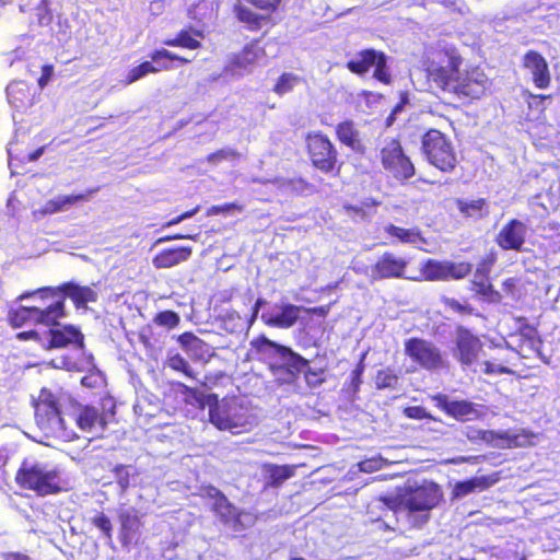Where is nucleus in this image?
<instances>
[{
    "instance_id": "obj_1",
    "label": "nucleus",
    "mask_w": 560,
    "mask_h": 560,
    "mask_svg": "<svg viewBox=\"0 0 560 560\" xmlns=\"http://www.w3.org/2000/svg\"><path fill=\"white\" fill-rule=\"evenodd\" d=\"M441 497L440 487L430 482L395 497L381 498L376 508L385 513L376 521L392 530L400 529V525L406 528L421 527L429 521L430 511L438 505Z\"/></svg>"
},
{
    "instance_id": "obj_2",
    "label": "nucleus",
    "mask_w": 560,
    "mask_h": 560,
    "mask_svg": "<svg viewBox=\"0 0 560 560\" xmlns=\"http://www.w3.org/2000/svg\"><path fill=\"white\" fill-rule=\"evenodd\" d=\"M462 62L460 57L448 56L446 65H431L429 79L445 92L478 98L487 89L488 78L479 68L462 70Z\"/></svg>"
},
{
    "instance_id": "obj_3",
    "label": "nucleus",
    "mask_w": 560,
    "mask_h": 560,
    "mask_svg": "<svg viewBox=\"0 0 560 560\" xmlns=\"http://www.w3.org/2000/svg\"><path fill=\"white\" fill-rule=\"evenodd\" d=\"M15 482L39 497L57 494L67 488L61 470L47 462L25 458L15 475Z\"/></svg>"
},
{
    "instance_id": "obj_4",
    "label": "nucleus",
    "mask_w": 560,
    "mask_h": 560,
    "mask_svg": "<svg viewBox=\"0 0 560 560\" xmlns=\"http://www.w3.org/2000/svg\"><path fill=\"white\" fill-rule=\"evenodd\" d=\"M252 347L257 352L267 355L272 361L270 370L282 383L293 384L305 368L308 360L287 346L279 345L265 336L252 340Z\"/></svg>"
},
{
    "instance_id": "obj_5",
    "label": "nucleus",
    "mask_w": 560,
    "mask_h": 560,
    "mask_svg": "<svg viewBox=\"0 0 560 560\" xmlns=\"http://www.w3.org/2000/svg\"><path fill=\"white\" fill-rule=\"evenodd\" d=\"M210 422L221 431L232 434L250 431L258 424L257 416L247 407L238 405L236 400L219 404L215 395L207 396Z\"/></svg>"
},
{
    "instance_id": "obj_6",
    "label": "nucleus",
    "mask_w": 560,
    "mask_h": 560,
    "mask_svg": "<svg viewBox=\"0 0 560 560\" xmlns=\"http://www.w3.org/2000/svg\"><path fill=\"white\" fill-rule=\"evenodd\" d=\"M36 294L39 295L40 302L38 305L19 306L16 310H11L9 312V319L13 326L20 327L27 322L44 324L46 326H55L58 324V318L66 315V312H63L62 300L51 301L49 294L45 295V299H43L40 289L32 293H24L19 298V300H24Z\"/></svg>"
},
{
    "instance_id": "obj_7",
    "label": "nucleus",
    "mask_w": 560,
    "mask_h": 560,
    "mask_svg": "<svg viewBox=\"0 0 560 560\" xmlns=\"http://www.w3.org/2000/svg\"><path fill=\"white\" fill-rule=\"evenodd\" d=\"M422 151L428 162L442 172H452L457 164L451 140L436 129H430L423 136Z\"/></svg>"
},
{
    "instance_id": "obj_8",
    "label": "nucleus",
    "mask_w": 560,
    "mask_h": 560,
    "mask_svg": "<svg viewBox=\"0 0 560 560\" xmlns=\"http://www.w3.org/2000/svg\"><path fill=\"white\" fill-rule=\"evenodd\" d=\"M387 59L383 51L372 48L363 49L347 62V68L359 75H364L371 68H374L373 78L384 84H389L392 75L387 67Z\"/></svg>"
},
{
    "instance_id": "obj_9",
    "label": "nucleus",
    "mask_w": 560,
    "mask_h": 560,
    "mask_svg": "<svg viewBox=\"0 0 560 560\" xmlns=\"http://www.w3.org/2000/svg\"><path fill=\"white\" fill-rule=\"evenodd\" d=\"M381 161L383 167L397 180L404 182L415 175L413 164L396 139L385 140L381 149Z\"/></svg>"
},
{
    "instance_id": "obj_10",
    "label": "nucleus",
    "mask_w": 560,
    "mask_h": 560,
    "mask_svg": "<svg viewBox=\"0 0 560 560\" xmlns=\"http://www.w3.org/2000/svg\"><path fill=\"white\" fill-rule=\"evenodd\" d=\"M471 271V265L468 262L439 261L428 259L421 267L417 277L409 278L413 281H447L465 278Z\"/></svg>"
},
{
    "instance_id": "obj_11",
    "label": "nucleus",
    "mask_w": 560,
    "mask_h": 560,
    "mask_svg": "<svg viewBox=\"0 0 560 560\" xmlns=\"http://www.w3.org/2000/svg\"><path fill=\"white\" fill-rule=\"evenodd\" d=\"M405 353L422 369L435 371L445 368L441 350L431 341L409 338L405 341Z\"/></svg>"
},
{
    "instance_id": "obj_12",
    "label": "nucleus",
    "mask_w": 560,
    "mask_h": 560,
    "mask_svg": "<svg viewBox=\"0 0 560 560\" xmlns=\"http://www.w3.org/2000/svg\"><path fill=\"white\" fill-rule=\"evenodd\" d=\"M248 4L255 9L260 10V13H256L252 8L241 2L235 3L234 13L237 20L247 25L250 31H257L267 24L270 20V15L276 11L279 0H245Z\"/></svg>"
},
{
    "instance_id": "obj_13",
    "label": "nucleus",
    "mask_w": 560,
    "mask_h": 560,
    "mask_svg": "<svg viewBox=\"0 0 560 560\" xmlns=\"http://www.w3.org/2000/svg\"><path fill=\"white\" fill-rule=\"evenodd\" d=\"M306 141L313 165L324 173L332 172L337 163V151L330 140L320 133H310Z\"/></svg>"
},
{
    "instance_id": "obj_14",
    "label": "nucleus",
    "mask_w": 560,
    "mask_h": 560,
    "mask_svg": "<svg viewBox=\"0 0 560 560\" xmlns=\"http://www.w3.org/2000/svg\"><path fill=\"white\" fill-rule=\"evenodd\" d=\"M455 348L453 357L463 368L471 366L477 362L482 350V342L468 328L458 326L454 334Z\"/></svg>"
},
{
    "instance_id": "obj_15",
    "label": "nucleus",
    "mask_w": 560,
    "mask_h": 560,
    "mask_svg": "<svg viewBox=\"0 0 560 560\" xmlns=\"http://www.w3.org/2000/svg\"><path fill=\"white\" fill-rule=\"evenodd\" d=\"M43 294V299L45 295H50L51 301L62 300V305L65 306V299L69 296L78 308L86 307L89 302H96L98 294L95 290L90 287L79 285L73 282H67L58 288H43L40 289Z\"/></svg>"
},
{
    "instance_id": "obj_16",
    "label": "nucleus",
    "mask_w": 560,
    "mask_h": 560,
    "mask_svg": "<svg viewBox=\"0 0 560 560\" xmlns=\"http://www.w3.org/2000/svg\"><path fill=\"white\" fill-rule=\"evenodd\" d=\"M36 417L43 429L48 430L52 435L67 441H72L78 438L77 433L68 428L66 418L55 404L39 407Z\"/></svg>"
},
{
    "instance_id": "obj_17",
    "label": "nucleus",
    "mask_w": 560,
    "mask_h": 560,
    "mask_svg": "<svg viewBox=\"0 0 560 560\" xmlns=\"http://www.w3.org/2000/svg\"><path fill=\"white\" fill-rule=\"evenodd\" d=\"M464 434L471 442L482 441L498 448H509L513 446H522L525 442V436L511 434L508 431L495 432L492 430H482L476 427H466Z\"/></svg>"
},
{
    "instance_id": "obj_18",
    "label": "nucleus",
    "mask_w": 560,
    "mask_h": 560,
    "mask_svg": "<svg viewBox=\"0 0 560 560\" xmlns=\"http://www.w3.org/2000/svg\"><path fill=\"white\" fill-rule=\"evenodd\" d=\"M408 261L404 258L395 256L393 253H384L371 269L372 280H382L389 278H406L405 269Z\"/></svg>"
},
{
    "instance_id": "obj_19",
    "label": "nucleus",
    "mask_w": 560,
    "mask_h": 560,
    "mask_svg": "<svg viewBox=\"0 0 560 560\" xmlns=\"http://www.w3.org/2000/svg\"><path fill=\"white\" fill-rule=\"evenodd\" d=\"M262 48L257 44L246 46L225 66L224 72L231 75H243L253 70L254 65L264 57Z\"/></svg>"
},
{
    "instance_id": "obj_20",
    "label": "nucleus",
    "mask_w": 560,
    "mask_h": 560,
    "mask_svg": "<svg viewBox=\"0 0 560 560\" xmlns=\"http://www.w3.org/2000/svg\"><path fill=\"white\" fill-rule=\"evenodd\" d=\"M435 406L448 416L460 420L469 421L480 417V412L475 405L467 400H452L446 395L439 394L433 397Z\"/></svg>"
},
{
    "instance_id": "obj_21",
    "label": "nucleus",
    "mask_w": 560,
    "mask_h": 560,
    "mask_svg": "<svg viewBox=\"0 0 560 560\" xmlns=\"http://www.w3.org/2000/svg\"><path fill=\"white\" fill-rule=\"evenodd\" d=\"M526 234V224L513 219L499 232L497 243L505 250H521L525 243Z\"/></svg>"
},
{
    "instance_id": "obj_22",
    "label": "nucleus",
    "mask_w": 560,
    "mask_h": 560,
    "mask_svg": "<svg viewBox=\"0 0 560 560\" xmlns=\"http://www.w3.org/2000/svg\"><path fill=\"white\" fill-rule=\"evenodd\" d=\"M300 315V307L293 304L275 306L270 312L262 313L261 319L269 326L279 328L292 327Z\"/></svg>"
},
{
    "instance_id": "obj_23",
    "label": "nucleus",
    "mask_w": 560,
    "mask_h": 560,
    "mask_svg": "<svg viewBox=\"0 0 560 560\" xmlns=\"http://www.w3.org/2000/svg\"><path fill=\"white\" fill-rule=\"evenodd\" d=\"M118 520L120 523V541L122 546L131 544L140 532V517L135 508H120L118 511Z\"/></svg>"
},
{
    "instance_id": "obj_24",
    "label": "nucleus",
    "mask_w": 560,
    "mask_h": 560,
    "mask_svg": "<svg viewBox=\"0 0 560 560\" xmlns=\"http://www.w3.org/2000/svg\"><path fill=\"white\" fill-rule=\"evenodd\" d=\"M70 420L74 421L79 429L90 433L96 429L103 431L106 424L100 411L90 406H79L70 416Z\"/></svg>"
},
{
    "instance_id": "obj_25",
    "label": "nucleus",
    "mask_w": 560,
    "mask_h": 560,
    "mask_svg": "<svg viewBox=\"0 0 560 560\" xmlns=\"http://www.w3.org/2000/svg\"><path fill=\"white\" fill-rule=\"evenodd\" d=\"M524 67L529 70L537 88L549 85L550 75L546 59L538 52L530 50L524 56Z\"/></svg>"
},
{
    "instance_id": "obj_26",
    "label": "nucleus",
    "mask_w": 560,
    "mask_h": 560,
    "mask_svg": "<svg viewBox=\"0 0 560 560\" xmlns=\"http://www.w3.org/2000/svg\"><path fill=\"white\" fill-rule=\"evenodd\" d=\"M191 254L192 249L189 246L167 248L155 255L152 259V264L158 269L172 268L187 261L191 257Z\"/></svg>"
},
{
    "instance_id": "obj_27",
    "label": "nucleus",
    "mask_w": 560,
    "mask_h": 560,
    "mask_svg": "<svg viewBox=\"0 0 560 560\" xmlns=\"http://www.w3.org/2000/svg\"><path fill=\"white\" fill-rule=\"evenodd\" d=\"M7 97L9 103L16 110H26L34 103V95L25 82H12L7 88Z\"/></svg>"
},
{
    "instance_id": "obj_28",
    "label": "nucleus",
    "mask_w": 560,
    "mask_h": 560,
    "mask_svg": "<svg viewBox=\"0 0 560 560\" xmlns=\"http://www.w3.org/2000/svg\"><path fill=\"white\" fill-rule=\"evenodd\" d=\"M495 481L497 479L491 476H478L468 480L458 481L454 486L452 499L458 500L469 493L483 491L494 485Z\"/></svg>"
},
{
    "instance_id": "obj_29",
    "label": "nucleus",
    "mask_w": 560,
    "mask_h": 560,
    "mask_svg": "<svg viewBox=\"0 0 560 560\" xmlns=\"http://www.w3.org/2000/svg\"><path fill=\"white\" fill-rule=\"evenodd\" d=\"M336 133L340 142L354 152H363L364 144L360 138V131L352 120H346L337 125Z\"/></svg>"
},
{
    "instance_id": "obj_30",
    "label": "nucleus",
    "mask_w": 560,
    "mask_h": 560,
    "mask_svg": "<svg viewBox=\"0 0 560 560\" xmlns=\"http://www.w3.org/2000/svg\"><path fill=\"white\" fill-rule=\"evenodd\" d=\"M177 340L191 359L205 360L209 357V346L192 332H184Z\"/></svg>"
},
{
    "instance_id": "obj_31",
    "label": "nucleus",
    "mask_w": 560,
    "mask_h": 560,
    "mask_svg": "<svg viewBox=\"0 0 560 560\" xmlns=\"http://www.w3.org/2000/svg\"><path fill=\"white\" fill-rule=\"evenodd\" d=\"M70 343L83 347V335L74 327L67 326L62 329L50 330V346L55 348L66 347Z\"/></svg>"
},
{
    "instance_id": "obj_32",
    "label": "nucleus",
    "mask_w": 560,
    "mask_h": 560,
    "mask_svg": "<svg viewBox=\"0 0 560 560\" xmlns=\"http://www.w3.org/2000/svg\"><path fill=\"white\" fill-rule=\"evenodd\" d=\"M95 190H90L89 194H79V195H70V196H57L54 199L48 200L44 208L43 213L52 214L57 212H62L69 210L74 203L80 201H85L89 198V195L94 192Z\"/></svg>"
},
{
    "instance_id": "obj_33",
    "label": "nucleus",
    "mask_w": 560,
    "mask_h": 560,
    "mask_svg": "<svg viewBox=\"0 0 560 560\" xmlns=\"http://www.w3.org/2000/svg\"><path fill=\"white\" fill-rule=\"evenodd\" d=\"M491 265L492 262L488 260L479 262L474 275V280L471 281V290L482 296H490L493 293L498 294L492 285L488 283V275L491 270Z\"/></svg>"
},
{
    "instance_id": "obj_34",
    "label": "nucleus",
    "mask_w": 560,
    "mask_h": 560,
    "mask_svg": "<svg viewBox=\"0 0 560 560\" xmlns=\"http://www.w3.org/2000/svg\"><path fill=\"white\" fill-rule=\"evenodd\" d=\"M112 474L120 489V495L125 494L130 487L136 485L139 476L138 469L132 465H116Z\"/></svg>"
},
{
    "instance_id": "obj_35",
    "label": "nucleus",
    "mask_w": 560,
    "mask_h": 560,
    "mask_svg": "<svg viewBox=\"0 0 560 560\" xmlns=\"http://www.w3.org/2000/svg\"><path fill=\"white\" fill-rule=\"evenodd\" d=\"M195 37L203 38V31L200 28L183 30L177 34L175 38L166 40L165 45L172 47L179 46L189 49H197L201 46V43Z\"/></svg>"
},
{
    "instance_id": "obj_36",
    "label": "nucleus",
    "mask_w": 560,
    "mask_h": 560,
    "mask_svg": "<svg viewBox=\"0 0 560 560\" xmlns=\"http://www.w3.org/2000/svg\"><path fill=\"white\" fill-rule=\"evenodd\" d=\"M217 10L214 0H201L189 10V16L206 25L215 19Z\"/></svg>"
},
{
    "instance_id": "obj_37",
    "label": "nucleus",
    "mask_w": 560,
    "mask_h": 560,
    "mask_svg": "<svg viewBox=\"0 0 560 560\" xmlns=\"http://www.w3.org/2000/svg\"><path fill=\"white\" fill-rule=\"evenodd\" d=\"M212 509L220 521L229 528H232L233 523H235L236 506L226 497H220L219 502H212Z\"/></svg>"
},
{
    "instance_id": "obj_38",
    "label": "nucleus",
    "mask_w": 560,
    "mask_h": 560,
    "mask_svg": "<svg viewBox=\"0 0 560 560\" xmlns=\"http://www.w3.org/2000/svg\"><path fill=\"white\" fill-rule=\"evenodd\" d=\"M151 60L158 65L156 68L159 70L160 69H165V70L172 69L173 66L171 65V62L174 60H177L180 63L190 62V59L177 56V55L168 51L167 49H161V50H156V51L152 52Z\"/></svg>"
},
{
    "instance_id": "obj_39",
    "label": "nucleus",
    "mask_w": 560,
    "mask_h": 560,
    "mask_svg": "<svg viewBox=\"0 0 560 560\" xmlns=\"http://www.w3.org/2000/svg\"><path fill=\"white\" fill-rule=\"evenodd\" d=\"M398 376L389 369L380 370L375 376V386L377 389L396 388Z\"/></svg>"
},
{
    "instance_id": "obj_40",
    "label": "nucleus",
    "mask_w": 560,
    "mask_h": 560,
    "mask_svg": "<svg viewBox=\"0 0 560 560\" xmlns=\"http://www.w3.org/2000/svg\"><path fill=\"white\" fill-rule=\"evenodd\" d=\"M294 470L295 468L291 466H271L269 469L270 485L273 487L280 486L294 475Z\"/></svg>"
},
{
    "instance_id": "obj_41",
    "label": "nucleus",
    "mask_w": 560,
    "mask_h": 560,
    "mask_svg": "<svg viewBox=\"0 0 560 560\" xmlns=\"http://www.w3.org/2000/svg\"><path fill=\"white\" fill-rule=\"evenodd\" d=\"M153 322L161 327H165L167 329L175 328L179 322L180 317L176 312L173 311H163L159 312Z\"/></svg>"
},
{
    "instance_id": "obj_42",
    "label": "nucleus",
    "mask_w": 560,
    "mask_h": 560,
    "mask_svg": "<svg viewBox=\"0 0 560 560\" xmlns=\"http://www.w3.org/2000/svg\"><path fill=\"white\" fill-rule=\"evenodd\" d=\"M158 71L159 69L155 68L150 61H144L129 71L127 77V83H133L143 78L144 75H147L148 73H154Z\"/></svg>"
},
{
    "instance_id": "obj_43",
    "label": "nucleus",
    "mask_w": 560,
    "mask_h": 560,
    "mask_svg": "<svg viewBox=\"0 0 560 560\" xmlns=\"http://www.w3.org/2000/svg\"><path fill=\"white\" fill-rule=\"evenodd\" d=\"M256 522V517L246 511H238L235 515V523L232 525V530L240 532L252 527Z\"/></svg>"
},
{
    "instance_id": "obj_44",
    "label": "nucleus",
    "mask_w": 560,
    "mask_h": 560,
    "mask_svg": "<svg viewBox=\"0 0 560 560\" xmlns=\"http://www.w3.org/2000/svg\"><path fill=\"white\" fill-rule=\"evenodd\" d=\"M302 373L304 374L305 382L310 388H317L325 382V378L322 377L324 370L312 369L310 366V362L307 363V368H305Z\"/></svg>"
},
{
    "instance_id": "obj_45",
    "label": "nucleus",
    "mask_w": 560,
    "mask_h": 560,
    "mask_svg": "<svg viewBox=\"0 0 560 560\" xmlns=\"http://www.w3.org/2000/svg\"><path fill=\"white\" fill-rule=\"evenodd\" d=\"M298 80H299L298 77L294 75L293 73H283L279 78L277 84L275 85L273 91L279 95H283V94L292 91V89L296 84Z\"/></svg>"
},
{
    "instance_id": "obj_46",
    "label": "nucleus",
    "mask_w": 560,
    "mask_h": 560,
    "mask_svg": "<svg viewBox=\"0 0 560 560\" xmlns=\"http://www.w3.org/2000/svg\"><path fill=\"white\" fill-rule=\"evenodd\" d=\"M485 205L483 199L472 200L470 202L459 201V210L468 217H481Z\"/></svg>"
},
{
    "instance_id": "obj_47",
    "label": "nucleus",
    "mask_w": 560,
    "mask_h": 560,
    "mask_svg": "<svg viewBox=\"0 0 560 560\" xmlns=\"http://www.w3.org/2000/svg\"><path fill=\"white\" fill-rule=\"evenodd\" d=\"M386 232L406 243H415L419 237L418 233L411 230H405L394 224L386 226Z\"/></svg>"
},
{
    "instance_id": "obj_48",
    "label": "nucleus",
    "mask_w": 560,
    "mask_h": 560,
    "mask_svg": "<svg viewBox=\"0 0 560 560\" xmlns=\"http://www.w3.org/2000/svg\"><path fill=\"white\" fill-rule=\"evenodd\" d=\"M238 156V153L232 148H223L214 153L207 156V162L213 165L221 163L222 161L233 160Z\"/></svg>"
},
{
    "instance_id": "obj_49",
    "label": "nucleus",
    "mask_w": 560,
    "mask_h": 560,
    "mask_svg": "<svg viewBox=\"0 0 560 560\" xmlns=\"http://www.w3.org/2000/svg\"><path fill=\"white\" fill-rule=\"evenodd\" d=\"M168 366L175 371L184 373L186 376L192 377V370L190 365L180 354L170 357Z\"/></svg>"
},
{
    "instance_id": "obj_50",
    "label": "nucleus",
    "mask_w": 560,
    "mask_h": 560,
    "mask_svg": "<svg viewBox=\"0 0 560 560\" xmlns=\"http://www.w3.org/2000/svg\"><path fill=\"white\" fill-rule=\"evenodd\" d=\"M92 524L102 530L108 539H112L113 525L109 517H107L104 513H98L95 515L92 518Z\"/></svg>"
},
{
    "instance_id": "obj_51",
    "label": "nucleus",
    "mask_w": 560,
    "mask_h": 560,
    "mask_svg": "<svg viewBox=\"0 0 560 560\" xmlns=\"http://www.w3.org/2000/svg\"><path fill=\"white\" fill-rule=\"evenodd\" d=\"M383 467L382 458H369L359 463V469L363 472H373Z\"/></svg>"
},
{
    "instance_id": "obj_52",
    "label": "nucleus",
    "mask_w": 560,
    "mask_h": 560,
    "mask_svg": "<svg viewBox=\"0 0 560 560\" xmlns=\"http://www.w3.org/2000/svg\"><path fill=\"white\" fill-rule=\"evenodd\" d=\"M54 75V67L51 65H45L42 68V75L38 78V86L43 90L51 80Z\"/></svg>"
},
{
    "instance_id": "obj_53",
    "label": "nucleus",
    "mask_w": 560,
    "mask_h": 560,
    "mask_svg": "<svg viewBox=\"0 0 560 560\" xmlns=\"http://www.w3.org/2000/svg\"><path fill=\"white\" fill-rule=\"evenodd\" d=\"M363 371H364V365L362 363H360L351 373V386H352L354 393L359 390V387L362 383L361 377H362Z\"/></svg>"
},
{
    "instance_id": "obj_54",
    "label": "nucleus",
    "mask_w": 560,
    "mask_h": 560,
    "mask_svg": "<svg viewBox=\"0 0 560 560\" xmlns=\"http://www.w3.org/2000/svg\"><path fill=\"white\" fill-rule=\"evenodd\" d=\"M404 413L406 417H408L410 419H419L420 420V419H423L427 417L425 409L420 406L407 407L404 410Z\"/></svg>"
},
{
    "instance_id": "obj_55",
    "label": "nucleus",
    "mask_w": 560,
    "mask_h": 560,
    "mask_svg": "<svg viewBox=\"0 0 560 560\" xmlns=\"http://www.w3.org/2000/svg\"><path fill=\"white\" fill-rule=\"evenodd\" d=\"M548 100H550V96L530 95L528 105L529 107L536 108L537 110H544V103Z\"/></svg>"
},
{
    "instance_id": "obj_56",
    "label": "nucleus",
    "mask_w": 560,
    "mask_h": 560,
    "mask_svg": "<svg viewBox=\"0 0 560 560\" xmlns=\"http://www.w3.org/2000/svg\"><path fill=\"white\" fill-rule=\"evenodd\" d=\"M199 208H195L192 209L191 211H187V212H184L183 214L174 218L173 220H171L170 222L166 223V226H172V225H175V224H178L180 223L182 221L188 219V218H191L192 215H195L197 212H198Z\"/></svg>"
},
{
    "instance_id": "obj_57",
    "label": "nucleus",
    "mask_w": 560,
    "mask_h": 560,
    "mask_svg": "<svg viewBox=\"0 0 560 560\" xmlns=\"http://www.w3.org/2000/svg\"><path fill=\"white\" fill-rule=\"evenodd\" d=\"M185 238H191V240H194V238H195V236L189 235V234H187V235H184V234H175V235H171V236H163V237H160V238H158V240L155 241L154 246L160 245V244H162V243H164V242L172 241V240H185Z\"/></svg>"
},
{
    "instance_id": "obj_58",
    "label": "nucleus",
    "mask_w": 560,
    "mask_h": 560,
    "mask_svg": "<svg viewBox=\"0 0 560 560\" xmlns=\"http://www.w3.org/2000/svg\"><path fill=\"white\" fill-rule=\"evenodd\" d=\"M205 495L213 502H219L220 497H225L218 488L209 487L206 489Z\"/></svg>"
},
{
    "instance_id": "obj_59",
    "label": "nucleus",
    "mask_w": 560,
    "mask_h": 560,
    "mask_svg": "<svg viewBox=\"0 0 560 560\" xmlns=\"http://www.w3.org/2000/svg\"><path fill=\"white\" fill-rule=\"evenodd\" d=\"M444 303L446 306H448L450 308L456 311V312H464L465 311V306L462 305L458 301H456L455 299H452V298H445L444 299Z\"/></svg>"
},
{
    "instance_id": "obj_60",
    "label": "nucleus",
    "mask_w": 560,
    "mask_h": 560,
    "mask_svg": "<svg viewBox=\"0 0 560 560\" xmlns=\"http://www.w3.org/2000/svg\"><path fill=\"white\" fill-rule=\"evenodd\" d=\"M349 214L353 213L357 217H360L361 219H365L368 217L365 210L358 206H347L346 207Z\"/></svg>"
},
{
    "instance_id": "obj_61",
    "label": "nucleus",
    "mask_w": 560,
    "mask_h": 560,
    "mask_svg": "<svg viewBox=\"0 0 560 560\" xmlns=\"http://www.w3.org/2000/svg\"><path fill=\"white\" fill-rule=\"evenodd\" d=\"M266 300L264 299H257V301L255 302V305L253 307V314H252V322L256 319V317L258 316V313H259V310L266 304Z\"/></svg>"
},
{
    "instance_id": "obj_62",
    "label": "nucleus",
    "mask_w": 560,
    "mask_h": 560,
    "mask_svg": "<svg viewBox=\"0 0 560 560\" xmlns=\"http://www.w3.org/2000/svg\"><path fill=\"white\" fill-rule=\"evenodd\" d=\"M223 208V213H231L232 211H238L241 212L243 210V207L242 206H238L234 202L232 203H225L223 206H221Z\"/></svg>"
},
{
    "instance_id": "obj_63",
    "label": "nucleus",
    "mask_w": 560,
    "mask_h": 560,
    "mask_svg": "<svg viewBox=\"0 0 560 560\" xmlns=\"http://www.w3.org/2000/svg\"><path fill=\"white\" fill-rule=\"evenodd\" d=\"M44 151L45 147L38 148L37 150L30 154L28 160L32 162L37 161L44 154Z\"/></svg>"
},
{
    "instance_id": "obj_64",
    "label": "nucleus",
    "mask_w": 560,
    "mask_h": 560,
    "mask_svg": "<svg viewBox=\"0 0 560 560\" xmlns=\"http://www.w3.org/2000/svg\"><path fill=\"white\" fill-rule=\"evenodd\" d=\"M329 307L328 306H319L315 307L313 310V313L319 316H326L328 314Z\"/></svg>"
}]
</instances>
